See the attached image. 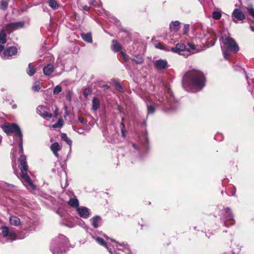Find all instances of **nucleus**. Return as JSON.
<instances>
[{
  "mask_svg": "<svg viewBox=\"0 0 254 254\" xmlns=\"http://www.w3.org/2000/svg\"><path fill=\"white\" fill-rule=\"evenodd\" d=\"M148 114H153L155 111V108L151 105L147 104Z\"/></svg>",
  "mask_w": 254,
  "mask_h": 254,
  "instance_id": "nucleus-36",
  "label": "nucleus"
},
{
  "mask_svg": "<svg viewBox=\"0 0 254 254\" xmlns=\"http://www.w3.org/2000/svg\"><path fill=\"white\" fill-rule=\"evenodd\" d=\"M67 203L72 207L77 208L79 207V202L78 199L74 196L70 197L67 201Z\"/></svg>",
  "mask_w": 254,
  "mask_h": 254,
  "instance_id": "nucleus-20",
  "label": "nucleus"
},
{
  "mask_svg": "<svg viewBox=\"0 0 254 254\" xmlns=\"http://www.w3.org/2000/svg\"><path fill=\"white\" fill-rule=\"evenodd\" d=\"M19 161V168L21 172V181L23 184L27 187L30 188L32 189L35 188L32 182L27 174L28 166L26 163V156L21 155L18 160Z\"/></svg>",
  "mask_w": 254,
  "mask_h": 254,
  "instance_id": "nucleus-4",
  "label": "nucleus"
},
{
  "mask_svg": "<svg viewBox=\"0 0 254 254\" xmlns=\"http://www.w3.org/2000/svg\"><path fill=\"white\" fill-rule=\"evenodd\" d=\"M54 67L53 64H49L44 67L43 69V73L45 75H50L54 71Z\"/></svg>",
  "mask_w": 254,
  "mask_h": 254,
  "instance_id": "nucleus-18",
  "label": "nucleus"
},
{
  "mask_svg": "<svg viewBox=\"0 0 254 254\" xmlns=\"http://www.w3.org/2000/svg\"><path fill=\"white\" fill-rule=\"evenodd\" d=\"M132 60L134 62H135L137 64H142L144 60L142 57L140 56H137L134 58L132 59Z\"/></svg>",
  "mask_w": 254,
  "mask_h": 254,
  "instance_id": "nucleus-30",
  "label": "nucleus"
},
{
  "mask_svg": "<svg viewBox=\"0 0 254 254\" xmlns=\"http://www.w3.org/2000/svg\"><path fill=\"white\" fill-rule=\"evenodd\" d=\"M68 244L67 238L63 235H59L53 240L50 247L51 251L53 254H62L65 252Z\"/></svg>",
  "mask_w": 254,
  "mask_h": 254,
  "instance_id": "nucleus-3",
  "label": "nucleus"
},
{
  "mask_svg": "<svg viewBox=\"0 0 254 254\" xmlns=\"http://www.w3.org/2000/svg\"><path fill=\"white\" fill-rule=\"evenodd\" d=\"M155 48L161 50L164 49V46L161 43H158L155 45Z\"/></svg>",
  "mask_w": 254,
  "mask_h": 254,
  "instance_id": "nucleus-39",
  "label": "nucleus"
},
{
  "mask_svg": "<svg viewBox=\"0 0 254 254\" xmlns=\"http://www.w3.org/2000/svg\"><path fill=\"white\" fill-rule=\"evenodd\" d=\"M77 211L81 217L87 218L89 216L90 210L85 206L78 207Z\"/></svg>",
  "mask_w": 254,
  "mask_h": 254,
  "instance_id": "nucleus-14",
  "label": "nucleus"
},
{
  "mask_svg": "<svg viewBox=\"0 0 254 254\" xmlns=\"http://www.w3.org/2000/svg\"><path fill=\"white\" fill-rule=\"evenodd\" d=\"M24 24L25 23L24 21L12 22L7 24L6 26V28L11 29L12 30H17L23 28L24 26Z\"/></svg>",
  "mask_w": 254,
  "mask_h": 254,
  "instance_id": "nucleus-16",
  "label": "nucleus"
},
{
  "mask_svg": "<svg viewBox=\"0 0 254 254\" xmlns=\"http://www.w3.org/2000/svg\"><path fill=\"white\" fill-rule=\"evenodd\" d=\"M51 149L53 152H58L61 149V147L58 142H55L51 145Z\"/></svg>",
  "mask_w": 254,
  "mask_h": 254,
  "instance_id": "nucleus-27",
  "label": "nucleus"
},
{
  "mask_svg": "<svg viewBox=\"0 0 254 254\" xmlns=\"http://www.w3.org/2000/svg\"><path fill=\"white\" fill-rule=\"evenodd\" d=\"M171 50L173 52H175V47H172Z\"/></svg>",
  "mask_w": 254,
  "mask_h": 254,
  "instance_id": "nucleus-51",
  "label": "nucleus"
},
{
  "mask_svg": "<svg viewBox=\"0 0 254 254\" xmlns=\"http://www.w3.org/2000/svg\"><path fill=\"white\" fill-rule=\"evenodd\" d=\"M221 220L223 222L224 226L226 227H229L235 224V220L234 219V216L232 211L230 208H225L224 213L221 217Z\"/></svg>",
  "mask_w": 254,
  "mask_h": 254,
  "instance_id": "nucleus-6",
  "label": "nucleus"
},
{
  "mask_svg": "<svg viewBox=\"0 0 254 254\" xmlns=\"http://www.w3.org/2000/svg\"><path fill=\"white\" fill-rule=\"evenodd\" d=\"M49 5L53 9H57L59 7V4L56 0H49Z\"/></svg>",
  "mask_w": 254,
  "mask_h": 254,
  "instance_id": "nucleus-26",
  "label": "nucleus"
},
{
  "mask_svg": "<svg viewBox=\"0 0 254 254\" xmlns=\"http://www.w3.org/2000/svg\"><path fill=\"white\" fill-rule=\"evenodd\" d=\"M205 77L200 70L193 69L186 72L182 78V85L184 88L193 87L201 89L205 85Z\"/></svg>",
  "mask_w": 254,
  "mask_h": 254,
  "instance_id": "nucleus-1",
  "label": "nucleus"
},
{
  "mask_svg": "<svg viewBox=\"0 0 254 254\" xmlns=\"http://www.w3.org/2000/svg\"><path fill=\"white\" fill-rule=\"evenodd\" d=\"M187 48H190V50H195V45L193 44L189 43L188 44V47H187ZM191 54H193V53H190Z\"/></svg>",
  "mask_w": 254,
  "mask_h": 254,
  "instance_id": "nucleus-38",
  "label": "nucleus"
},
{
  "mask_svg": "<svg viewBox=\"0 0 254 254\" xmlns=\"http://www.w3.org/2000/svg\"><path fill=\"white\" fill-rule=\"evenodd\" d=\"M18 143L19 147V152L20 153H22L23 152V142H22V135L18 138Z\"/></svg>",
  "mask_w": 254,
  "mask_h": 254,
  "instance_id": "nucleus-32",
  "label": "nucleus"
},
{
  "mask_svg": "<svg viewBox=\"0 0 254 254\" xmlns=\"http://www.w3.org/2000/svg\"><path fill=\"white\" fill-rule=\"evenodd\" d=\"M89 7L87 5H85L82 7V10L83 11H88L89 10Z\"/></svg>",
  "mask_w": 254,
  "mask_h": 254,
  "instance_id": "nucleus-45",
  "label": "nucleus"
},
{
  "mask_svg": "<svg viewBox=\"0 0 254 254\" xmlns=\"http://www.w3.org/2000/svg\"><path fill=\"white\" fill-rule=\"evenodd\" d=\"M91 225L94 228H97L101 225L102 219L99 216H95L90 220Z\"/></svg>",
  "mask_w": 254,
  "mask_h": 254,
  "instance_id": "nucleus-17",
  "label": "nucleus"
},
{
  "mask_svg": "<svg viewBox=\"0 0 254 254\" xmlns=\"http://www.w3.org/2000/svg\"><path fill=\"white\" fill-rule=\"evenodd\" d=\"M95 240L100 245L106 248L110 254H131V251L127 244H120L113 241L109 244L104 239L99 237H93Z\"/></svg>",
  "mask_w": 254,
  "mask_h": 254,
  "instance_id": "nucleus-2",
  "label": "nucleus"
},
{
  "mask_svg": "<svg viewBox=\"0 0 254 254\" xmlns=\"http://www.w3.org/2000/svg\"><path fill=\"white\" fill-rule=\"evenodd\" d=\"M132 146L134 149L138 150V146L136 144H133Z\"/></svg>",
  "mask_w": 254,
  "mask_h": 254,
  "instance_id": "nucleus-48",
  "label": "nucleus"
},
{
  "mask_svg": "<svg viewBox=\"0 0 254 254\" xmlns=\"http://www.w3.org/2000/svg\"><path fill=\"white\" fill-rule=\"evenodd\" d=\"M92 109L96 111L100 107V102L98 98L94 97L92 102Z\"/></svg>",
  "mask_w": 254,
  "mask_h": 254,
  "instance_id": "nucleus-22",
  "label": "nucleus"
},
{
  "mask_svg": "<svg viewBox=\"0 0 254 254\" xmlns=\"http://www.w3.org/2000/svg\"><path fill=\"white\" fill-rule=\"evenodd\" d=\"M232 16L236 19L237 21L234 19L235 23L237 21L243 22L246 18V15L241 8H235L233 11Z\"/></svg>",
  "mask_w": 254,
  "mask_h": 254,
  "instance_id": "nucleus-11",
  "label": "nucleus"
},
{
  "mask_svg": "<svg viewBox=\"0 0 254 254\" xmlns=\"http://www.w3.org/2000/svg\"><path fill=\"white\" fill-rule=\"evenodd\" d=\"M2 44L0 43V53L3 50L4 47Z\"/></svg>",
  "mask_w": 254,
  "mask_h": 254,
  "instance_id": "nucleus-47",
  "label": "nucleus"
},
{
  "mask_svg": "<svg viewBox=\"0 0 254 254\" xmlns=\"http://www.w3.org/2000/svg\"><path fill=\"white\" fill-rule=\"evenodd\" d=\"M35 71H36V69L34 67V66H33L31 64H29L28 68L26 70L27 73L29 76H32L34 74V73H35Z\"/></svg>",
  "mask_w": 254,
  "mask_h": 254,
  "instance_id": "nucleus-23",
  "label": "nucleus"
},
{
  "mask_svg": "<svg viewBox=\"0 0 254 254\" xmlns=\"http://www.w3.org/2000/svg\"><path fill=\"white\" fill-rule=\"evenodd\" d=\"M190 25L185 24L183 30V34L184 35H187L189 30Z\"/></svg>",
  "mask_w": 254,
  "mask_h": 254,
  "instance_id": "nucleus-37",
  "label": "nucleus"
},
{
  "mask_svg": "<svg viewBox=\"0 0 254 254\" xmlns=\"http://www.w3.org/2000/svg\"><path fill=\"white\" fill-rule=\"evenodd\" d=\"M37 113L43 118H49L52 117L51 113L49 112V109L46 106L40 105L37 108Z\"/></svg>",
  "mask_w": 254,
  "mask_h": 254,
  "instance_id": "nucleus-9",
  "label": "nucleus"
},
{
  "mask_svg": "<svg viewBox=\"0 0 254 254\" xmlns=\"http://www.w3.org/2000/svg\"><path fill=\"white\" fill-rule=\"evenodd\" d=\"M222 16L221 13L219 11H214L212 13V18L215 20H219Z\"/></svg>",
  "mask_w": 254,
  "mask_h": 254,
  "instance_id": "nucleus-29",
  "label": "nucleus"
},
{
  "mask_svg": "<svg viewBox=\"0 0 254 254\" xmlns=\"http://www.w3.org/2000/svg\"><path fill=\"white\" fill-rule=\"evenodd\" d=\"M112 47L114 51L116 52H120V55L125 61H128L129 57L123 51H120L122 49V46L117 41H113Z\"/></svg>",
  "mask_w": 254,
  "mask_h": 254,
  "instance_id": "nucleus-12",
  "label": "nucleus"
},
{
  "mask_svg": "<svg viewBox=\"0 0 254 254\" xmlns=\"http://www.w3.org/2000/svg\"><path fill=\"white\" fill-rule=\"evenodd\" d=\"M181 23L179 21L176 20V32L179 29Z\"/></svg>",
  "mask_w": 254,
  "mask_h": 254,
  "instance_id": "nucleus-44",
  "label": "nucleus"
},
{
  "mask_svg": "<svg viewBox=\"0 0 254 254\" xmlns=\"http://www.w3.org/2000/svg\"><path fill=\"white\" fill-rule=\"evenodd\" d=\"M170 29L171 31H173L175 29V21H172L170 24Z\"/></svg>",
  "mask_w": 254,
  "mask_h": 254,
  "instance_id": "nucleus-41",
  "label": "nucleus"
},
{
  "mask_svg": "<svg viewBox=\"0 0 254 254\" xmlns=\"http://www.w3.org/2000/svg\"><path fill=\"white\" fill-rule=\"evenodd\" d=\"M110 21L114 22L116 25H118L119 23V20L115 17H112L110 18Z\"/></svg>",
  "mask_w": 254,
  "mask_h": 254,
  "instance_id": "nucleus-40",
  "label": "nucleus"
},
{
  "mask_svg": "<svg viewBox=\"0 0 254 254\" xmlns=\"http://www.w3.org/2000/svg\"><path fill=\"white\" fill-rule=\"evenodd\" d=\"M71 93L69 91L66 95V98L69 101H70L71 100Z\"/></svg>",
  "mask_w": 254,
  "mask_h": 254,
  "instance_id": "nucleus-42",
  "label": "nucleus"
},
{
  "mask_svg": "<svg viewBox=\"0 0 254 254\" xmlns=\"http://www.w3.org/2000/svg\"><path fill=\"white\" fill-rule=\"evenodd\" d=\"M63 121L62 119H60L58 120L57 123H56V124H55L53 125V127H54V128L61 127L63 126Z\"/></svg>",
  "mask_w": 254,
  "mask_h": 254,
  "instance_id": "nucleus-33",
  "label": "nucleus"
},
{
  "mask_svg": "<svg viewBox=\"0 0 254 254\" xmlns=\"http://www.w3.org/2000/svg\"><path fill=\"white\" fill-rule=\"evenodd\" d=\"M227 52L228 51H225V52H223V56H224V57L225 59L227 60L228 59V54L227 53Z\"/></svg>",
  "mask_w": 254,
  "mask_h": 254,
  "instance_id": "nucleus-46",
  "label": "nucleus"
},
{
  "mask_svg": "<svg viewBox=\"0 0 254 254\" xmlns=\"http://www.w3.org/2000/svg\"><path fill=\"white\" fill-rule=\"evenodd\" d=\"M3 130L6 133L13 132L16 137L18 138L22 135L19 127L15 124H8L2 126Z\"/></svg>",
  "mask_w": 254,
  "mask_h": 254,
  "instance_id": "nucleus-7",
  "label": "nucleus"
},
{
  "mask_svg": "<svg viewBox=\"0 0 254 254\" xmlns=\"http://www.w3.org/2000/svg\"><path fill=\"white\" fill-rule=\"evenodd\" d=\"M78 121L82 124H85L86 123V121H85L84 119L81 117H78Z\"/></svg>",
  "mask_w": 254,
  "mask_h": 254,
  "instance_id": "nucleus-43",
  "label": "nucleus"
},
{
  "mask_svg": "<svg viewBox=\"0 0 254 254\" xmlns=\"http://www.w3.org/2000/svg\"><path fill=\"white\" fill-rule=\"evenodd\" d=\"M124 118H122V123L121 124V133H122V136L124 137H126V133H125V124L124 123Z\"/></svg>",
  "mask_w": 254,
  "mask_h": 254,
  "instance_id": "nucleus-34",
  "label": "nucleus"
},
{
  "mask_svg": "<svg viewBox=\"0 0 254 254\" xmlns=\"http://www.w3.org/2000/svg\"><path fill=\"white\" fill-rule=\"evenodd\" d=\"M235 148H235V150H234V151H235V152H237V151H238V147H237V146H236Z\"/></svg>",
  "mask_w": 254,
  "mask_h": 254,
  "instance_id": "nucleus-52",
  "label": "nucleus"
},
{
  "mask_svg": "<svg viewBox=\"0 0 254 254\" xmlns=\"http://www.w3.org/2000/svg\"><path fill=\"white\" fill-rule=\"evenodd\" d=\"M10 223L14 226H18L21 224L20 219L15 216H11L9 218Z\"/></svg>",
  "mask_w": 254,
  "mask_h": 254,
  "instance_id": "nucleus-19",
  "label": "nucleus"
},
{
  "mask_svg": "<svg viewBox=\"0 0 254 254\" xmlns=\"http://www.w3.org/2000/svg\"><path fill=\"white\" fill-rule=\"evenodd\" d=\"M8 6V2L5 0L0 1V9L2 10H5Z\"/></svg>",
  "mask_w": 254,
  "mask_h": 254,
  "instance_id": "nucleus-31",
  "label": "nucleus"
},
{
  "mask_svg": "<svg viewBox=\"0 0 254 254\" xmlns=\"http://www.w3.org/2000/svg\"><path fill=\"white\" fill-rule=\"evenodd\" d=\"M41 83L40 81H36L32 86V90L34 91H39L41 89Z\"/></svg>",
  "mask_w": 254,
  "mask_h": 254,
  "instance_id": "nucleus-28",
  "label": "nucleus"
},
{
  "mask_svg": "<svg viewBox=\"0 0 254 254\" xmlns=\"http://www.w3.org/2000/svg\"><path fill=\"white\" fill-rule=\"evenodd\" d=\"M176 53L185 57H187L191 54L190 48H187L186 45L183 43H178L176 45Z\"/></svg>",
  "mask_w": 254,
  "mask_h": 254,
  "instance_id": "nucleus-8",
  "label": "nucleus"
},
{
  "mask_svg": "<svg viewBox=\"0 0 254 254\" xmlns=\"http://www.w3.org/2000/svg\"><path fill=\"white\" fill-rule=\"evenodd\" d=\"M250 28H251L252 31H254V27H253V26H250Z\"/></svg>",
  "mask_w": 254,
  "mask_h": 254,
  "instance_id": "nucleus-50",
  "label": "nucleus"
},
{
  "mask_svg": "<svg viewBox=\"0 0 254 254\" xmlns=\"http://www.w3.org/2000/svg\"><path fill=\"white\" fill-rule=\"evenodd\" d=\"M224 47L228 52L237 53L239 51V47L235 40L230 37H226L223 42Z\"/></svg>",
  "mask_w": 254,
  "mask_h": 254,
  "instance_id": "nucleus-5",
  "label": "nucleus"
},
{
  "mask_svg": "<svg viewBox=\"0 0 254 254\" xmlns=\"http://www.w3.org/2000/svg\"><path fill=\"white\" fill-rule=\"evenodd\" d=\"M82 38L86 42L91 43L92 42V36L90 33L81 34Z\"/></svg>",
  "mask_w": 254,
  "mask_h": 254,
  "instance_id": "nucleus-24",
  "label": "nucleus"
},
{
  "mask_svg": "<svg viewBox=\"0 0 254 254\" xmlns=\"http://www.w3.org/2000/svg\"><path fill=\"white\" fill-rule=\"evenodd\" d=\"M7 35L4 29H2L0 32V43L4 44L7 41Z\"/></svg>",
  "mask_w": 254,
  "mask_h": 254,
  "instance_id": "nucleus-21",
  "label": "nucleus"
},
{
  "mask_svg": "<svg viewBox=\"0 0 254 254\" xmlns=\"http://www.w3.org/2000/svg\"><path fill=\"white\" fill-rule=\"evenodd\" d=\"M53 153H54V154L56 156L58 157V152H53Z\"/></svg>",
  "mask_w": 254,
  "mask_h": 254,
  "instance_id": "nucleus-49",
  "label": "nucleus"
},
{
  "mask_svg": "<svg viewBox=\"0 0 254 254\" xmlns=\"http://www.w3.org/2000/svg\"><path fill=\"white\" fill-rule=\"evenodd\" d=\"M61 137L65 141L67 144L71 146L72 144V140L67 136L66 134L65 133H61Z\"/></svg>",
  "mask_w": 254,
  "mask_h": 254,
  "instance_id": "nucleus-25",
  "label": "nucleus"
},
{
  "mask_svg": "<svg viewBox=\"0 0 254 254\" xmlns=\"http://www.w3.org/2000/svg\"><path fill=\"white\" fill-rule=\"evenodd\" d=\"M1 230L3 238L6 239L8 241L12 242L16 239L15 235L10 231L9 229L7 227H3Z\"/></svg>",
  "mask_w": 254,
  "mask_h": 254,
  "instance_id": "nucleus-10",
  "label": "nucleus"
},
{
  "mask_svg": "<svg viewBox=\"0 0 254 254\" xmlns=\"http://www.w3.org/2000/svg\"><path fill=\"white\" fill-rule=\"evenodd\" d=\"M155 68L157 70L165 69L168 67V63L166 60L159 59L153 62Z\"/></svg>",
  "mask_w": 254,
  "mask_h": 254,
  "instance_id": "nucleus-13",
  "label": "nucleus"
},
{
  "mask_svg": "<svg viewBox=\"0 0 254 254\" xmlns=\"http://www.w3.org/2000/svg\"><path fill=\"white\" fill-rule=\"evenodd\" d=\"M17 53V50L15 47H9L6 48L3 52V56L4 57L8 58L15 55Z\"/></svg>",
  "mask_w": 254,
  "mask_h": 254,
  "instance_id": "nucleus-15",
  "label": "nucleus"
},
{
  "mask_svg": "<svg viewBox=\"0 0 254 254\" xmlns=\"http://www.w3.org/2000/svg\"><path fill=\"white\" fill-rule=\"evenodd\" d=\"M62 87L60 85H57L54 89L53 94L54 95H57L60 93L62 91Z\"/></svg>",
  "mask_w": 254,
  "mask_h": 254,
  "instance_id": "nucleus-35",
  "label": "nucleus"
}]
</instances>
